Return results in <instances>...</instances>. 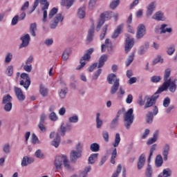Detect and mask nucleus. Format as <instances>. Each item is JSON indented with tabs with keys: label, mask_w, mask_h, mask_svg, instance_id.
<instances>
[{
	"label": "nucleus",
	"mask_w": 177,
	"mask_h": 177,
	"mask_svg": "<svg viewBox=\"0 0 177 177\" xmlns=\"http://www.w3.org/2000/svg\"><path fill=\"white\" fill-rule=\"evenodd\" d=\"M107 27H109V26L105 25L102 29V32L100 35L101 41L104 39V37L106 35V33L107 32Z\"/></svg>",
	"instance_id": "nucleus-50"
},
{
	"label": "nucleus",
	"mask_w": 177,
	"mask_h": 177,
	"mask_svg": "<svg viewBox=\"0 0 177 177\" xmlns=\"http://www.w3.org/2000/svg\"><path fill=\"white\" fill-rule=\"evenodd\" d=\"M122 30V25H120L117 27V29L115 30L114 32L113 33L111 38L115 39L118 37V35H120L121 30Z\"/></svg>",
	"instance_id": "nucleus-33"
},
{
	"label": "nucleus",
	"mask_w": 177,
	"mask_h": 177,
	"mask_svg": "<svg viewBox=\"0 0 177 177\" xmlns=\"http://www.w3.org/2000/svg\"><path fill=\"white\" fill-rule=\"evenodd\" d=\"M21 78H22V80H26L25 82L24 80H21L19 84L20 85L23 86L27 91L30 87V85H31V79L30 78L28 74L26 73L21 74Z\"/></svg>",
	"instance_id": "nucleus-8"
},
{
	"label": "nucleus",
	"mask_w": 177,
	"mask_h": 177,
	"mask_svg": "<svg viewBox=\"0 0 177 177\" xmlns=\"http://www.w3.org/2000/svg\"><path fill=\"white\" fill-rule=\"evenodd\" d=\"M161 81V76L154 75L151 77V82L157 83Z\"/></svg>",
	"instance_id": "nucleus-57"
},
{
	"label": "nucleus",
	"mask_w": 177,
	"mask_h": 177,
	"mask_svg": "<svg viewBox=\"0 0 177 177\" xmlns=\"http://www.w3.org/2000/svg\"><path fill=\"white\" fill-rule=\"evenodd\" d=\"M92 53H93V48H91L86 50V53L82 57L80 60H82V62H88V60H91V55H92Z\"/></svg>",
	"instance_id": "nucleus-20"
},
{
	"label": "nucleus",
	"mask_w": 177,
	"mask_h": 177,
	"mask_svg": "<svg viewBox=\"0 0 177 177\" xmlns=\"http://www.w3.org/2000/svg\"><path fill=\"white\" fill-rule=\"evenodd\" d=\"M162 156H161V155H158L155 160L156 167H157V168H160V167L162 165Z\"/></svg>",
	"instance_id": "nucleus-32"
},
{
	"label": "nucleus",
	"mask_w": 177,
	"mask_h": 177,
	"mask_svg": "<svg viewBox=\"0 0 177 177\" xmlns=\"http://www.w3.org/2000/svg\"><path fill=\"white\" fill-rule=\"evenodd\" d=\"M109 84L111 86L110 88L111 95H117L118 99H122L125 95V88L120 86V79L117 78V75L114 73H111L107 77Z\"/></svg>",
	"instance_id": "nucleus-1"
},
{
	"label": "nucleus",
	"mask_w": 177,
	"mask_h": 177,
	"mask_svg": "<svg viewBox=\"0 0 177 177\" xmlns=\"http://www.w3.org/2000/svg\"><path fill=\"white\" fill-rule=\"evenodd\" d=\"M145 162H146V157L145 156V154H141L138 158V169H142L145 165Z\"/></svg>",
	"instance_id": "nucleus-25"
},
{
	"label": "nucleus",
	"mask_w": 177,
	"mask_h": 177,
	"mask_svg": "<svg viewBox=\"0 0 177 177\" xmlns=\"http://www.w3.org/2000/svg\"><path fill=\"white\" fill-rule=\"evenodd\" d=\"M171 75V69L167 68L165 71L164 75V82L162 85L158 89V92L161 93L164 91H169L171 93H175L176 91V79H174L173 81L170 77Z\"/></svg>",
	"instance_id": "nucleus-2"
},
{
	"label": "nucleus",
	"mask_w": 177,
	"mask_h": 177,
	"mask_svg": "<svg viewBox=\"0 0 177 177\" xmlns=\"http://www.w3.org/2000/svg\"><path fill=\"white\" fill-rule=\"evenodd\" d=\"M49 118L51 121H56L58 120L57 115H56V113L51 112L49 115Z\"/></svg>",
	"instance_id": "nucleus-61"
},
{
	"label": "nucleus",
	"mask_w": 177,
	"mask_h": 177,
	"mask_svg": "<svg viewBox=\"0 0 177 177\" xmlns=\"http://www.w3.org/2000/svg\"><path fill=\"white\" fill-rule=\"evenodd\" d=\"M95 122L96 128H97V129H99V128H102V125H103V120L100 119V113H96Z\"/></svg>",
	"instance_id": "nucleus-31"
},
{
	"label": "nucleus",
	"mask_w": 177,
	"mask_h": 177,
	"mask_svg": "<svg viewBox=\"0 0 177 177\" xmlns=\"http://www.w3.org/2000/svg\"><path fill=\"white\" fill-rule=\"evenodd\" d=\"M168 27V24H162L160 26V34H171L172 32V28Z\"/></svg>",
	"instance_id": "nucleus-21"
},
{
	"label": "nucleus",
	"mask_w": 177,
	"mask_h": 177,
	"mask_svg": "<svg viewBox=\"0 0 177 177\" xmlns=\"http://www.w3.org/2000/svg\"><path fill=\"white\" fill-rule=\"evenodd\" d=\"M170 150H171V145H169V144L168 143L165 144L162 148V151L164 161H168V156L169 155Z\"/></svg>",
	"instance_id": "nucleus-15"
},
{
	"label": "nucleus",
	"mask_w": 177,
	"mask_h": 177,
	"mask_svg": "<svg viewBox=\"0 0 177 177\" xmlns=\"http://www.w3.org/2000/svg\"><path fill=\"white\" fill-rule=\"evenodd\" d=\"M57 13V8H53L48 14V19H52Z\"/></svg>",
	"instance_id": "nucleus-58"
},
{
	"label": "nucleus",
	"mask_w": 177,
	"mask_h": 177,
	"mask_svg": "<svg viewBox=\"0 0 177 177\" xmlns=\"http://www.w3.org/2000/svg\"><path fill=\"white\" fill-rule=\"evenodd\" d=\"M117 157V149L114 148L111 153V164H115V158Z\"/></svg>",
	"instance_id": "nucleus-46"
},
{
	"label": "nucleus",
	"mask_w": 177,
	"mask_h": 177,
	"mask_svg": "<svg viewBox=\"0 0 177 177\" xmlns=\"http://www.w3.org/2000/svg\"><path fill=\"white\" fill-rule=\"evenodd\" d=\"M39 93L43 96V97H46L48 96V91L46 87H45L43 84L39 86Z\"/></svg>",
	"instance_id": "nucleus-29"
},
{
	"label": "nucleus",
	"mask_w": 177,
	"mask_h": 177,
	"mask_svg": "<svg viewBox=\"0 0 177 177\" xmlns=\"http://www.w3.org/2000/svg\"><path fill=\"white\" fill-rule=\"evenodd\" d=\"M121 2V0H113L111 3L109 5V7L114 10V9H116L118 5H120V3Z\"/></svg>",
	"instance_id": "nucleus-40"
},
{
	"label": "nucleus",
	"mask_w": 177,
	"mask_h": 177,
	"mask_svg": "<svg viewBox=\"0 0 177 177\" xmlns=\"http://www.w3.org/2000/svg\"><path fill=\"white\" fill-rule=\"evenodd\" d=\"M60 140H61L60 133L57 132L55 135V137L51 142V146H53L54 147L57 149V147H59V145H60Z\"/></svg>",
	"instance_id": "nucleus-19"
},
{
	"label": "nucleus",
	"mask_w": 177,
	"mask_h": 177,
	"mask_svg": "<svg viewBox=\"0 0 177 177\" xmlns=\"http://www.w3.org/2000/svg\"><path fill=\"white\" fill-rule=\"evenodd\" d=\"M156 1L151 2L149 4L147 9H149V10H152L153 12H154V9H156Z\"/></svg>",
	"instance_id": "nucleus-63"
},
{
	"label": "nucleus",
	"mask_w": 177,
	"mask_h": 177,
	"mask_svg": "<svg viewBox=\"0 0 177 177\" xmlns=\"http://www.w3.org/2000/svg\"><path fill=\"white\" fill-rule=\"evenodd\" d=\"M99 157V153H92L88 159V164L89 165H93L95 162L97 161V158Z\"/></svg>",
	"instance_id": "nucleus-23"
},
{
	"label": "nucleus",
	"mask_w": 177,
	"mask_h": 177,
	"mask_svg": "<svg viewBox=\"0 0 177 177\" xmlns=\"http://www.w3.org/2000/svg\"><path fill=\"white\" fill-rule=\"evenodd\" d=\"M150 46V43L146 42L143 46H141L139 48L138 53L139 55H145L146 53V50L149 49Z\"/></svg>",
	"instance_id": "nucleus-27"
},
{
	"label": "nucleus",
	"mask_w": 177,
	"mask_h": 177,
	"mask_svg": "<svg viewBox=\"0 0 177 177\" xmlns=\"http://www.w3.org/2000/svg\"><path fill=\"white\" fill-rule=\"evenodd\" d=\"M68 121L70 124H77L79 121L78 115H73L68 118Z\"/></svg>",
	"instance_id": "nucleus-41"
},
{
	"label": "nucleus",
	"mask_w": 177,
	"mask_h": 177,
	"mask_svg": "<svg viewBox=\"0 0 177 177\" xmlns=\"http://www.w3.org/2000/svg\"><path fill=\"white\" fill-rule=\"evenodd\" d=\"M153 112H148L147 113L146 121L147 124H151L153 122Z\"/></svg>",
	"instance_id": "nucleus-44"
},
{
	"label": "nucleus",
	"mask_w": 177,
	"mask_h": 177,
	"mask_svg": "<svg viewBox=\"0 0 177 177\" xmlns=\"http://www.w3.org/2000/svg\"><path fill=\"white\" fill-rule=\"evenodd\" d=\"M3 151L6 153V154H9V153H10V145L8 143L4 145Z\"/></svg>",
	"instance_id": "nucleus-55"
},
{
	"label": "nucleus",
	"mask_w": 177,
	"mask_h": 177,
	"mask_svg": "<svg viewBox=\"0 0 177 177\" xmlns=\"http://www.w3.org/2000/svg\"><path fill=\"white\" fill-rule=\"evenodd\" d=\"M93 34H95V26H92L88 32L87 42L93 41Z\"/></svg>",
	"instance_id": "nucleus-26"
},
{
	"label": "nucleus",
	"mask_w": 177,
	"mask_h": 177,
	"mask_svg": "<svg viewBox=\"0 0 177 177\" xmlns=\"http://www.w3.org/2000/svg\"><path fill=\"white\" fill-rule=\"evenodd\" d=\"M7 75L12 77L13 75V66L10 65L7 68L6 70Z\"/></svg>",
	"instance_id": "nucleus-59"
},
{
	"label": "nucleus",
	"mask_w": 177,
	"mask_h": 177,
	"mask_svg": "<svg viewBox=\"0 0 177 177\" xmlns=\"http://www.w3.org/2000/svg\"><path fill=\"white\" fill-rule=\"evenodd\" d=\"M107 61V55H102L99 59V63L97 65V68H100L104 66V62Z\"/></svg>",
	"instance_id": "nucleus-30"
},
{
	"label": "nucleus",
	"mask_w": 177,
	"mask_h": 177,
	"mask_svg": "<svg viewBox=\"0 0 177 177\" xmlns=\"http://www.w3.org/2000/svg\"><path fill=\"white\" fill-rule=\"evenodd\" d=\"M146 35V26L145 24H140L137 28L136 38L137 39H141Z\"/></svg>",
	"instance_id": "nucleus-11"
},
{
	"label": "nucleus",
	"mask_w": 177,
	"mask_h": 177,
	"mask_svg": "<svg viewBox=\"0 0 177 177\" xmlns=\"http://www.w3.org/2000/svg\"><path fill=\"white\" fill-rule=\"evenodd\" d=\"M111 17H113V12L111 11H106L101 14L100 21L96 28V31H100V28H102V26L104 24V21H106V20H110Z\"/></svg>",
	"instance_id": "nucleus-5"
},
{
	"label": "nucleus",
	"mask_w": 177,
	"mask_h": 177,
	"mask_svg": "<svg viewBox=\"0 0 177 177\" xmlns=\"http://www.w3.org/2000/svg\"><path fill=\"white\" fill-rule=\"evenodd\" d=\"M102 74V68H99L98 70L96 71V72L93 75L92 80L93 81H96L99 78V75Z\"/></svg>",
	"instance_id": "nucleus-48"
},
{
	"label": "nucleus",
	"mask_w": 177,
	"mask_h": 177,
	"mask_svg": "<svg viewBox=\"0 0 177 177\" xmlns=\"http://www.w3.org/2000/svg\"><path fill=\"white\" fill-rule=\"evenodd\" d=\"M64 20V17L61 13L57 14L50 22L49 26L51 30H55L59 25V23H62Z\"/></svg>",
	"instance_id": "nucleus-7"
},
{
	"label": "nucleus",
	"mask_w": 177,
	"mask_h": 177,
	"mask_svg": "<svg viewBox=\"0 0 177 177\" xmlns=\"http://www.w3.org/2000/svg\"><path fill=\"white\" fill-rule=\"evenodd\" d=\"M20 39L21 41H22V43L19 46V49H21L22 48H26L28 46V44H30L31 38L30 37V35L26 34L24 36L21 37Z\"/></svg>",
	"instance_id": "nucleus-14"
},
{
	"label": "nucleus",
	"mask_w": 177,
	"mask_h": 177,
	"mask_svg": "<svg viewBox=\"0 0 177 177\" xmlns=\"http://www.w3.org/2000/svg\"><path fill=\"white\" fill-rule=\"evenodd\" d=\"M102 138L104 140V142H109V132L107 131H102Z\"/></svg>",
	"instance_id": "nucleus-60"
},
{
	"label": "nucleus",
	"mask_w": 177,
	"mask_h": 177,
	"mask_svg": "<svg viewBox=\"0 0 177 177\" xmlns=\"http://www.w3.org/2000/svg\"><path fill=\"white\" fill-rule=\"evenodd\" d=\"M134 58H135V53H133L131 55H129L125 62L127 67H128L132 63V62H133Z\"/></svg>",
	"instance_id": "nucleus-45"
},
{
	"label": "nucleus",
	"mask_w": 177,
	"mask_h": 177,
	"mask_svg": "<svg viewBox=\"0 0 177 177\" xmlns=\"http://www.w3.org/2000/svg\"><path fill=\"white\" fill-rule=\"evenodd\" d=\"M77 15L79 19H85V16H86V12H85V6H83L77 9Z\"/></svg>",
	"instance_id": "nucleus-24"
},
{
	"label": "nucleus",
	"mask_w": 177,
	"mask_h": 177,
	"mask_svg": "<svg viewBox=\"0 0 177 177\" xmlns=\"http://www.w3.org/2000/svg\"><path fill=\"white\" fill-rule=\"evenodd\" d=\"M13 59V54L12 53H8L5 57V63H10Z\"/></svg>",
	"instance_id": "nucleus-49"
},
{
	"label": "nucleus",
	"mask_w": 177,
	"mask_h": 177,
	"mask_svg": "<svg viewBox=\"0 0 177 177\" xmlns=\"http://www.w3.org/2000/svg\"><path fill=\"white\" fill-rule=\"evenodd\" d=\"M120 142H121V137L120 136V133H117L115 137V142L113 143V147H118L120 145Z\"/></svg>",
	"instance_id": "nucleus-47"
},
{
	"label": "nucleus",
	"mask_w": 177,
	"mask_h": 177,
	"mask_svg": "<svg viewBox=\"0 0 177 177\" xmlns=\"http://www.w3.org/2000/svg\"><path fill=\"white\" fill-rule=\"evenodd\" d=\"M152 19L156 21H165L166 19L164 14L161 11L156 12L153 16Z\"/></svg>",
	"instance_id": "nucleus-17"
},
{
	"label": "nucleus",
	"mask_w": 177,
	"mask_h": 177,
	"mask_svg": "<svg viewBox=\"0 0 177 177\" xmlns=\"http://www.w3.org/2000/svg\"><path fill=\"white\" fill-rule=\"evenodd\" d=\"M122 170V167L121 166V165H118V168L116 169V172L113 173L111 177H118V175L121 174Z\"/></svg>",
	"instance_id": "nucleus-53"
},
{
	"label": "nucleus",
	"mask_w": 177,
	"mask_h": 177,
	"mask_svg": "<svg viewBox=\"0 0 177 177\" xmlns=\"http://www.w3.org/2000/svg\"><path fill=\"white\" fill-rule=\"evenodd\" d=\"M167 54L171 56V55H174V53L175 52V46H171L167 48Z\"/></svg>",
	"instance_id": "nucleus-64"
},
{
	"label": "nucleus",
	"mask_w": 177,
	"mask_h": 177,
	"mask_svg": "<svg viewBox=\"0 0 177 177\" xmlns=\"http://www.w3.org/2000/svg\"><path fill=\"white\" fill-rule=\"evenodd\" d=\"M49 8V3H46V4H44V6L41 8V10L43 12V18L42 21L43 23H46L48 21V11H46V9Z\"/></svg>",
	"instance_id": "nucleus-22"
},
{
	"label": "nucleus",
	"mask_w": 177,
	"mask_h": 177,
	"mask_svg": "<svg viewBox=\"0 0 177 177\" xmlns=\"http://www.w3.org/2000/svg\"><path fill=\"white\" fill-rule=\"evenodd\" d=\"M123 120L124 121V127L129 129L131 124H133V120H135V115H133V109H129L123 115Z\"/></svg>",
	"instance_id": "nucleus-4"
},
{
	"label": "nucleus",
	"mask_w": 177,
	"mask_h": 177,
	"mask_svg": "<svg viewBox=\"0 0 177 177\" xmlns=\"http://www.w3.org/2000/svg\"><path fill=\"white\" fill-rule=\"evenodd\" d=\"M35 31H37V24H31L30 26V32L32 37L36 36Z\"/></svg>",
	"instance_id": "nucleus-39"
},
{
	"label": "nucleus",
	"mask_w": 177,
	"mask_h": 177,
	"mask_svg": "<svg viewBox=\"0 0 177 177\" xmlns=\"http://www.w3.org/2000/svg\"><path fill=\"white\" fill-rule=\"evenodd\" d=\"M12 96L10 95L7 94L3 97L2 104H6V103H12Z\"/></svg>",
	"instance_id": "nucleus-37"
},
{
	"label": "nucleus",
	"mask_w": 177,
	"mask_h": 177,
	"mask_svg": "<svg viewBox=\"0 0 177 177\" xmlns=\"http://www.w3.org/2000/svg\"><path fill=\"white\" fill-rule=\"evenodd\" d=\"M91 169H92V167L91 166L85 167L83 171L80 174V177H87L88 172H90Z\"/></svg>",
	"instance_id": "nucleus-42"
},
{
	"label": "nucleus",
	"mask_w": 177,
	"mask_h": 177,
	"mask_svg": "<svg viewBox=\"0 0 177 177\" xmlns=\"http://www.w3.org/2000/svg\"><path fill=\"white\" fill-rule=\"evenodd\" d=\"M63 165L64 168L67 169V171H73L75 170L73 166L70 165V161L66 155L56 156L54 160V168L55 171H60Z\"/></svg>",
	"instance_id": "nucleus-3"
},
{
	"label": "nucleus",
	"mask_w": 177,
	"mask_h": 177,
	"mask_svg": "<svg viewBox=\"0 0 177 177\" xmlns=\"http://www.w3.org/2000/svg\"><path fill=\"white\" fill-rule=\"evenodd\" d=\"M124 109L122 111L120 110L118 111L116 116L115 118H113L111 122H110L109 127L111 129H114V128L117 127L118 125V122L120 121V117L121 114H122V112L124 111Z\"/></svg>",
	"instance_id": "nucleus-12"
},
{
	"label": "nucleus",
	"mask_w": 177,
	"mask_h": 177,
	"mask_svg": "<svg viewBox=\"0 0 177 177\" xmlns=\"http://www.w3.org/2000/svg\"><path fill=\"white\" fill-rule=\"evenodd\" d=\"M24 70H25L26 73H31L32 71V65L26 64V65L24 66Z\"/></svg>",
	"instance_id": "nucleus-62"
},
{
	"label": "nucleus",
	"mask_w": 177,
	"mask_h": 177,
	"mask_svg": "<svg viewBox=\"0 0 177 177\" xmlns=\"http://www.w3.org/2000/svg\"><path fill=\"white\" fill-rule=\"evenodd\" d=\"M90 150L94 153H96L100 150V145L96 142H94L90 145Z\"/></svg>",
	"instance_id": "nucleus-34"
},
{
	"label": "nucleus",
	"mask_w": 177,
	"mask_h": 177,
	"mask_svg": "<svg viewBox=\"0 0 177 177\" xmlns=\"http://www.w3.org/2000/svg\"><path fill=\"white\" fill-rule=\"evenodd\" d=\"M3 110H5L7 113H9L12 110V102H8L4 104Z\"/></svg>",
	"instance_id": "nucleus-54"
},
{
	"label": "nucleus",
	"mask_w": 177,
	"mask_h": 177,
	"mask_svg": "<svg viewBox=\"0 0 177 177\" xmlns=\"http://www.w3.org/2000/svg\"><path fill=\"white\" fill-rule=\"evenodd\" d=\"M73 4L74 1L73 0H62L61 2V5L66 6V9H70Z\"/></svg>",
	"instance_id": "nucleus-28"
},
{
	"label": "nucleus",
	"mask_w": 177,
	"mask_h": 177,
	"mask_svg": "<svg viewBox=\"0 0 177 177\" xmlns=\"http://www.w3.org/2000/svg\"><path fill=\"white\" fill-rule=\"evenodd\" d=\"M35 160L34 158H30L28 156H24L21 165V167H27V165H30V164H32Z\"/></svg>",
	"instance_id": "nucleus-18"
},
{
	"label": "nucleus",
	"mask_w": 177,
	"mask_h": 177,
	"mask_svg": "<svg viewBox=\"0 0 177 177\" xmlns=\"http://www.w3.org/2000/svg\"><path fill=\"white\" fill-rule=\"evenodd\" d=\"M82 153L80 152H77L75 150H72L70 153V158L71 162H77L78 158H81Z\"/></svg>",
	"instance_id": "nucleus-16"
},
{
	"label": "nucleus",
	"mask_w": 177,
	"mask_h": 177,
	"mask_svg": "<svg viewBox=\"0 0 177 177\" xmlns=\"http://www.w3.org/2000/svg\"><path fill=\"white\" fill-rule=\"evenodd\" d=\"M135 41H133V38L129 37V35H127L126 41L124 44V53H128L129 50L133 48V45Z\"/></svg>",
	"instance_id": "nucleus-9"
},
{
	"label": "nucleus",
	"mask_w": 177,
	"mask_h": 177,
	"mask_svg": "<svg viewBox=\"0 0 177 177\" xmlns=\"http://www.w3.org/2000/svg\"><path fill=\"white\" fill-rule=\"evenodd\" d=\"M67 91H68L67 88H64L59 91L58 93L60 99H66V96L67 95Z\"/></svg>",
	"instance_id": "nucleus-35"
},
{
	"label": "nucleus",
	"mask_w": 177,
	"mask_h": 177,
	"mask_svg": "<svg viewBox=\"0 0 177 177\" xmlns=\"http://www.w3.org/2000/svg\"><path fill=\"white\" fill-rule=\"evenodd\" d=\"M160 93L158 91H157L151 97H146L145 100H147L144 109H149V107H151L153 104H156V100H157L158 97H160Z\"/></svg>",
	"instance_id": "nucleus-6"
},
{
	"label": "nucleus",
	"mask_w": 177,
	"mask_h": 177,
	"mask_svg": "<svg viewBox=\"0 0 177 177\" xmlns=\"http://www.w3.org/2000/svg\"><path fill=\"white\" fill-rule=\"evenodd\" d=\"M172 172L171 171V169H165L162 171V176L164 177H169L171 176Z\"/></svg>",
	"instance_id": "nucleus-56"
},
{
	"label": "nucleus",
	"mask_w": 177,
	"mask_h": 177,
	"mask_svg": "<svg viewBox=\"0 0 177 177\" xmlns=\"http://www.w3.org/2000/svg\"><path fill=\"white\" fill-rule=\"evenodd\" d=\"M35 157L37 158H45V155H44V153L41 151V149H38L35 153Z\"/></svg>",
	"instance_id": "nucleus-52"
},
{
	"label": "nucleus",
	"mask_w": 177,
	"mask_h": 177,
	"mask_svg": "<svg viewBox=\"0 0 177 177\" xmlns=\"http://www.w3.org/2000/svg\"><path fill=\"white\" fill-rule=\"evenodd\" d=\"M104 44H102V45L101 46V50H102V53H104V52H106L105 48L107 47V46H109V44H111V42H110V39H106L105 40V43H104Z\"/></svg>",
	"instance_id": "nucleus-51"
},
{
	"label": "nucleus",
	"mask_w": 177,
	"mask_h": 177,
	"mask_svg": "<svg viewBox=\"0 0 177 177\" xmlns=\"http://www.w3.org/2000/svg\"><path fill=\"white\" fill-rule=\"evenodd\" d=\"M14 92L19 102H24L26 100V95L23 93L21 88L15 86L14 87Z\"/></svg>",
	"instance_id": "nucleus-13"
},
{
	"label": "nucleus",
	"mask_w": 177,
	"mask_h": 177,
	"mask_svg": "<svg viewBox=\"0 0 177 177\" xmlns=\"http://www.w3.org/2000/svg\"><path fill=\"white\" fill-rule=\"evenodd\" d=\"M157 136H158L157 133H154L153 135V138H149L147 140V145L150 146V145H153V143H156L157 142Z\"/></svg>",
	"instance_id": "nucleus-36"
},
{
	"label": "nucleus",
	"mask_w": 177,
	"mask_h": 177,
	"mask_svg": "<svg viewBox=\"0 0 177 177\" xmlns=\"http://www.w3.org/2000/svg\"><path fill=\"white\" fill-rule=\"evenodd\" d=\"M145 176L147 177H152L153 176V168H151V165H148L147 167V171L145 172Z\"/></svg>",
	"instance_id": "nucleus-43"
},
{
	"label": "nucleus",
	"mask_w": 177,
	"mask_h": 177,
	"mask_svg": "<svg viewBox=\"0 0 177 177\" xmlns=\"http://www.w3.org/2000/svg\"><path fill=\"white\" fill-rule=\"evenodd\" d=\"M156 149H157V144H153V145L151 146L150 153L148 158V162H150V160H151L153 153H154V151H156Z\"/></svg>",
	"instance_id": "nucleus-38"
},
{
	"label": "nucleus",
	"mask_w": 177,
	"mask_h": 177,
	"mask_svg": "<svg viewBox=\"0 0 177 177\" xmlns=\"http://www.w3.org/2000/svg\"><path fill=\"white\" fill-rule=\"evenodd\" d=\"M73 124L70 122H67L66 125H64V123H62L60 127V131H58V132L60 133L61 136H64L66 135V132H70L72 129Z\"/></svg>",
	"instance_id": "nucleus-10"
}]
</instances>
